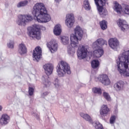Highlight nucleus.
Here are the masks:
<instances>
[{
  "label": "nucleus",
  "instance_id": "obj_1",
  "mask_svg": "<svg viewBox=\"0 0 129 129\" xmlns=\"http://www.w3.org/2000/svg\"><path fill=\"white\" fill-rule=\"evenodd\" d=\"M32 14L36 19L37 22L42 24L51 21V16L48 14L47 8L43 3H37L32 8Z\"/></svg>",
  "mask_w": 129,
  "mask_h": 129
},
{
  "label": "nucleus",
  "instance_id": "obj_2",
  "mask_svg": "<svg viewBox=\"0 0 129 129\" xmlns=\"http://www.w3.org/2000/svg\"><path fill=\"white\" fill-rule=\"evenodd\" d=\"M116 66L118 72L124 77H129V50H124L116 59Z\"/></svg>",
  "mask_w": 129,
  "mask_h": 129
},
{
  "label": "nucleus",
  "instance_id": "obj_3",
  "mask_svg": "<svg viewBox=\"0 0 129 129\" xmlns=\"http://www.w3.org/2000/svg\"><path fill=\"white\" fill-rule=\"evenodd\" d=\"M74 32L75 34H72L70 35L71 46H68V54L72 57L75 54V49L78 47L79 41L81 40L83 36V30L79 26H77Z\"/></svg>",
  "mask_w": 129,
  "mask_h": 129
},
{
  "label": "nucleus",
  "instance_id": "obj_4",
  "mask_svg": "<svg viewBox=\"0 0 129 129\" xmlns=\"http://www.w3.org/2000/svg\"><path fill=\"white\" fill-rule=\"evenodd\" d=\"M56 72L59 77H64L67 74H71L70 66L66 61L61 60L56 67Z\"/></svg>",
  "mask_w": 129,
  "mask_h": 129
},
{
  "label": "nucleus",
  "instance_id": "obj_5",
  "mask_svg": "<svg viewBox=\"0 0 129 129\" xmlns=\"http://www.w3.org/2000/svg\"><path fill=\"white\" fill-rule=\"evenodd\" d=\"M41 29V26L37 24H34L32 27H29L28 28L29 32V35L33 38H36L37 40H40L41 39V32L40 30Z\"/></svg>",
  "mask_w": 129,
  "mask_h": 129
},
{
  "label": "nucleus",
  "instance_id": "obj_6",
  "mask_svg": "<svg viewBox=\"0 0 129 129\" xmlns=\"http://www.w3.org/2000/svg\"><path fill=\"white\" fill-rule=\"evenodd\" d=\"M33 20V17L30 14L19 15L16 21L17 25L19 26H26L27 23H29Z\"/></svg>",
  "mask_w": 129,
  "mask_h": 129
},
{
  "label": "nucleus",
  "instance_id": "obj_7",
  "mask_svg": "<svg viewBox=\"0 0 129 129\" xmlns=\"http://www.w3.org/2000/svg\"><path fill=\"white\" fill-rule=\"evenodd\" d=\"M87 46L79 45L77 51V56L80 60L86 58L88 50H87Z\"/></svg>",
  "mask_w": 129,
  "mask_h": 129
},
{
  "label": "nucleus",
  "instance_id": "obj_8",
  "mask_svg": "<svg viewBox=\"0 0 129 129\" xmlns=\"http://www.w3.org/2000/svg\"><path fill=\"white\" fill-rule=\"evenodd\" d=\"M42 56V48L40 46H37L33 50V59L34 61L39 62V60Z\"/></svg>",
  "mask_w": 129,
  "mask_h": 129
},
{
  "label": "nucleus",
  "instance_id": "obj_9",
  "mask_svg": "<svg viewBox=\"0 0 129 129\" xmlns=\"http://www.w3.org/2000/svg\"><path fill=\"white\" fill-rule=\"evenodd\" d=\"M95 4L97 6L98 12L100 15L101 12L103 11V7L105 6L107 0H94Z\"/></svg>",
  "mask_w": 129,
  "mask_h": 129
},
{
  "label": "nucleus",
  "instance_id": "obj_10",
  "mask_svg": "<svg viewBox=\"0 0 129 129\" xmlns=\"http://www.w3.org/2000/svg\"><path fill=\"white\" fill-rule=\"evenodd\" d=\"M74 15L72 13L69 14L66 16V25L68 28H71L74 24Z\"/></svg>",
  "mask_w": 129,
  "mask_h": 129
},
{
  "label": "nucleus",
  "instance_id": "obj_11",
  "mask_svg": "<svg viewBox=\"0 0 129 129\" xmlns=\"http://www.w3.org/2000/svg\"><path fill=\"white\" fill-rule=\"evenodd\" d=\"M47 46L51 53H55L58 49V44L56 40H52L47 44Z\"/></svg>",
  "mask_w": 129,
  "mask_h": 129
},
{
  "label": "nucleus",
  "instance_id": "obj_12",
  "mask_svg": "<svg viewBox=\"0 0 129 129\" xmlns=\"http://www.w3.org/2000/svg\"><path fill=\"white\" fill-rule=\"evenodd\" d=\"M104 45L107 46V41L102 38H99L93 43L92 47L94 49H97V48H100L99 46H102Z\"/></svg>",
  "mask_w": 129,
  "mask_h": 129
},
{
  "label": "nucleus",
  "instance_id": "obj_13",
  "mask_svg": "<svg viewBox=\"0 0 129 129\" xmlns=\"http://www.w3.org/2000/svg\"><path fill=\"white\" fill-rule=\"evenodd\" d=\"M108 44L111 49H113V50H116L117 47H118V45H119V43L118 42L117 39L115 38H110L108 40Z\"/></svg>",
  "mask_w": 129,
  "mask_h": 129
},
{
  "label": "nucleus",
  "instance_id": "obj_14",
  "mask_svg": "<svg viewBox=\"0 0 129 129\" xmlns=\"http://www.w3.org/2000/svg\"><path fill=\"white\" fill-rule=\"evenodd\" d=\"M117 24L123 32H124L126 29H128V25L126 23V21L123 19H119L118 20Z\"/></svg>",
  "mask_w": 129,
  "mask_h": 129
},
{
  "label": "nucleus",
  "instance_id": "obj_15",
  "mask_svg": "<svg viewBox=\"0 0 129 129\" xmlns=\"http://www.w3.org/2000/svg\"><path fill=\"white\" fill-rule=\"evenodd\" d=\"M98 80L102 83L104 85H109L110 84V80L108 76L106 75H102L98 77Z\"/></svg>",
  "mask_w": 129,
  "mask_h": 129
},
{
  "label": "nucleus",
  "instance_id": "obj_16",
  "mask_svg": "<svg viewBox=\"0 0 129 129\" xmlns=\"http://www.w3.org/2000/svg\"><path fill=\"white\" fill-rule=\"evenodd\" d=\"M45 73L46 74V76H49L53 73V69H54V67L52 64L47 63L45 64L43 67Z\"/></svg>",
  "mask_w": 129,
  "mask_h": 129
},
{
  "label": "nucleus",
  "instance_id": "obj_17",
  "mask_svg": "<svg viewBox=\"0 0 129 129\" xmlns=\"http://www.w3.org/2000/svg\"><path fill=\"white\" fill-rule=\"evenodd\" d=\"M11 120V117L7 114H3L0 118V123L2 125L9 124Z\"/></svg>",
  "mask_w": 129,
  "mask_h": 129
},
{
  "label": "nucleus",
  "instance_id": "obj_18",
  "mask_svg": "<svg viewBox=\"0 0 129 129\" xmlns=\"http://www.w3.org/2000/svg\"><path fill=\"white\" fill-rule=\"evenodd\" d=\"M109 111V108L107 107V105H103L100 110V114L101 116H106Z\"/></svg>",
  "mask_w": 129,
  "mask_h": 129
},
{
  "label": "nucleus",
  "instance_id": "obj_19",
  "mask_svg": "<svg viewBox=\"0 0 129 129\" xmlns=\"http://www.w3.org/2000/svg\"><path fill=\"white\" fill-rule=\"evenodd\" d=\"M80 116L83 118L86 121H88L89 123H93V120H92V118L91 116L89 115V114L87 113H84L83 112H81L80 113Z\"/></svg>",
  "mask_w": 129,
  "mask_h": 129
},
{
  "label": "nucleus",
  "instance_id": "obj_20",
  "mask_svg": "<svg viewBox=\"0 0 129 129\" xmlns=\"http://www.w3.org/2000/svg\"><path fill=\"white\" fill-rule=\"evenodd\" d=\"M103 49L101 47L97 48V49L93 51V55L96 58H100L103 55Z\"/></svg>",
  "mask_w": 129,
  "mask_h": 129
},
{
  "label": "nucleus",
  "instance_id": "obj_21",
  "mask_svg": "<svg viewBox=\"0 0 129 129\" xmlns=\"http://www.w3.org/2000/svg\"><path fill=\"white\" fill-rule=\"evenodd\" d=\"M27 52V47H26V45L24 43H21L19 44V48H18V52L20 55H24V54H26Z\"/></svg>",
  "mask_w": 129,
  "mask_h": 129
},
{
  "label": "nucleus",
  "instance_id": "obj_22",
  "mask_svg": "<svg viewBox=\"0 0 129 129\" xmlns=\"http://www.w3.org/2000/svg\"><path fill=\"white\" fill-rule=\"evenodd\" d=\"M42 83L44 85V87H49L51 85V81L49 80L48 76H43L42 78Z\"/></svg>",
  "mask_w": 129,
  "mask_h": 129
},
{
  "label": "nucleus",
  "instance_id": "obj_23",
  "mask_svg": "<svg viewBox=\"0 0 129 129\" xmlns=\"http://www.w3.org/2000/svg\"><path fill=\"white\" fill-rule=\"evenodd\" d=\"M123 85H124V83L120 81L114 84V88H115L116 91H120V90L123 89Z\"/></svg>",
  "mask_w": 129,
  "mask_h": 129
},
{
  "label": "nucleus",
  "instance_id": "obj_24",
  "mask_svg": "<svg viewBox=\"0 0 129 129\" xmlns=\"http://www.w3.org/2000/svg\"><path fill=\"white\" fill-rule=\"evenodd\" d=\"M61 25L60 24L56 25L53 29V33L55 36H59L61 34Z\"/></svg>",
  "mask_w": 129,
  "mask_h": 129
},
{
  "label": "nucleus",
  "instance_id": "obj_25",
  "mask_svg": "<svg viewBox=\"0 0 129 129\" xmlns=\"http://www.w3.org/2000/svg\"><path fill=\"white\" fill-rule=\"evenodd\" d=\"M28 4H29V1H28V0L21 1L17 4V8H24V7H26V6H28Z\"/></svg>",
  "mask_w": 129,
  "mask_h": 129
},
{
  "label": "nucleus",
  "instance_id": "obj_26",
  "mask_svg": "<svg viewBox=\"0 0 129 129\" xmlns=\"http://www.w3.org/2000/svg\"><path fill=\"white\" fill-rule=\"evenodd\" d=\"M114 10L117 14H120V12L122 10V8H121V6L118 3L116 2Z\"/></svg>",
  "mask_w": 129,
  "mask_h": 129
},
{
  "label": "nucleus",
  "instance_id": "obj_27",
  "mask_svg": "<svg viewBox=\"0 0 129 129\" xmlns=\"http://www.w3.org/2000/svg\"><path fill=\"white\" fill-rule=\"evenodd\" d=\"M100 28L102 30H106L107 29V22L105 20H102L99 22Z\"/></svg>",
  "mask_w": 129,
  "mask_h": 129
},
{
  "label": "nucleus",
  "instance_id": "obj_28",
  "mask_svg": "<svg viewBox=\"0 0 129 129\" xmlns=\"http://www.w3.org/2000/svg\"><path fill=\"white\" fill-rule=\"evenodd\" d=\"M84 8L86 11H90L91 7H90V4L88 0H85L84 1Z\"/></svg>",
  "mask_w": 129,
  "mask_h": 129
},
{
  "label": "nucleus",
  "instance_id": "obj_29",
  "mask_svg": "<svg viewBox=\"0 0 129 129\" xmlns=\"http://www.w3.org/2000/svg\"><path fill=\"white\" fill-rule=\"evenodd\" d=\"M91 124H93L94 126H95V128L96 129H103V127L102 126V125L99 123V121H95L93 122V123H91Z\"/></svg>",
  "mask_w": 129,
  "mask_h": 129
},
{
  "label": "nucleus",
  "instance_id": "obj_30",
  "mask_svg": "<svg viewBox=\"0 0 129 129\" xmlns=\"http://www.w3.org/2000/svg\"><path fill=\"white\" fill-rule=\"evenodd\" d=\"M122 10L125 15H129V6L127 5L124 4L122 5Z\"/></svg>",
  "mask_w": 129,
  "mask_h": 129
},
{
  "label": "nucleus",
  "instance_id": "obj_31",
  "mask_svg": "<svg viewBox=\"0 0 129 129\" xmlns=\"http://www.w3.org/2000/svg\"><path fill=\"white\" fill-rule=\"evenodd\" d=\"M91 66L93 69H96L99 66V61L98 60H93L91 62Z\"/></svg>",
  "mask_w": 129,
  "mask_h": 129
},
{
  "label": "nucleus",
  "instance_id": "obj_32",
  "mask_svg": "<svg viewBox=\"0 0 129 129\" xmlns=\"http://www.w3.org/2000/svg\"><path fill=\"white\" fill-rule=\"evenodd\" d=\"M61 42L63 45H68L69 44V37L68 36H62L61 37Z\"/></svg>",
  "mask_w": 129,
  "mask_h": 129
},
{
  "label": "nucleus",
  "instance_id": "obj_33",
  "mask_svg": "<svg viewBox=\"0 0 129 129\" xmlns=\"http://www.w3.org/2000/svg\"><path fill=\"white\" fill-rule=\"evenodd\" d=\"M53 84L56 88H59L60 87V81L58 79V78H55L54 79Z\"/></svg>",
  "mask_w": 129,
  "mask_h": 129
},
{
  "label": "nucleus",
  "instance_id": "obj_34",
  "mask_svg": "<svg viewBox=\"0 0 129 129\" xmlns=\"http://www.w3.org/2000/svg\"><path fill=\"white\" fill-rule=\"evenodd\" d=\"M92 91L93 93H96V94H101L102 92H101V89L99 88H93L92 89Z\"/></svg>",
  "mask_w": 129,
  "mask_h": 129
},
{
  "label": "nucleus",
  "instance_id": "obj_35",
  "mask_svg": "<svg viewBox=\"0 0 129 129\" xmlns=\"http://www.w3.org/2000/svg\"><path fill=\"white\" fill-rule=\"evenodd\" d=\"M103 96L108 101H110L111 100V99L110 98V96L109 95V94L108 93H106L105 92H104L103 93Z\"/></svg>",
  "mask_w": 129,
  "mask_h": 129
},
{
  "label": "nucleus",
  "instance_id": "obj_36",
  "mask_svg": "<svg viewBox=\"0 0 129 129\" xmlns=\"http://www.w3.org/2000/svg\"><path fill=\"white\" fill-rule=\"evenodd\" d=\"M14 45H15V42L13 40H11L8 44L7 46L8 48L10 49H14Z\"/></svg>",
  "mask_w": 129,
  "mask_h": 129
},
{
  "label": "nucleus",
  "instance_id": "obj_37",
  "mask_svg": "<svg viewBox=\"0 0 129 129\" xmlns=\"http://www.w3.org/2000/svg\"><path fill=\"white\" fill-rule=\"evenodd\" d=\"M115 119H116V116L115 115H112L110 118V124H113L115 122Z\"/></svg>",
  "mask_w": 129,
  "mask_h": 129
},
{
  "label": "nucleus",
  "instance_id": "obj_38",
  "mask_svg": "<svg viewBox=\"0 0 129 129\" xmlns=\"http://www.w3.org/2000/svg\"><path fill=\"white\" fill-rule=\"evenodd\" d=\"M16 9L14 8H12V9L9 10V14L10 16H15V14H16Z\"/></svg>",
  "mask_w": 129,
  "mask_h": 129
},
{
  "label": "nucleus",
  "instance_id": "obj_39",
  "mask_svg": "<svg viewBox=\"0 0 129 129\" xmlns=\"http://www.w3.org/2000/svg\"><path fill=\"white\" fill-rule=\"evenodd\" d=\"M100 15L102 18H104L105 16H107V10L106 9H103L102 12L100 13Z\"/></svg>",
  "mask_w": 129,
  "mask_h": 129
},
{
  "label": "nucleus",
  "instance_id": "obj_40",
  "mask_svg": "<svg viewBox=\"0 0 129 129\" xmlns=\"http://www.w3.org/2000/svg\"><path fill=\"white\" fill-rule=\"evenodd\" d=\"M34 88L32 87H29L28 90V93L30 96H32L34 94Z\"/></svg>",
  "mask_w": 129,
  "mask_h": 129
},
{
  "label": "nucleus",
  "instance_id": "obj_41",
  "mask_svg": "<svg viewBox=\"0 0 129 129\" xmlns=\"http://www.w3.org/2000/svg\"><path fill=\"white\" fill-rule=\"evenodd\" d=\"M32 115L33 116H35L36 118V119H37V120H40V116L39 115V113H37V112H33L32 113Z\"/></svg>",
  "mask_w": 129,
  "mask_h": 129
},
{
  "label": "nucleus",
  "instance_id": "obj_42",
  "mask_svg": "<svg viewBox=\"0 0 129 129\" xmlns=\"http://www.w3.org/2000/svg\"><path fill=\"white\" fill-rule=\"evenodd\" d=\"M49 94V92L46 91L41 94L42 97H45V96H47Z\"/></svg>",
  "mask_w": 129,
  "mask_h": 129
},
{
  "label": "nucleus",
  "instance_id": "obj_43",
  "mask_svg": "<svg viewBox=\"0 0 129 129\" xmlns=\"http://www.w3.org/2000/svg\"><path fill=\"white\" fill-rule=\"evenodd\" d=\"M54 3H56V4H59L60 2H61L62 0H54Z\"/></svg>",
  "mask_w": 129,
  "mask_h": 129
},
{
  "label": "nucleus",
  "instance_id": "obj_44",
  "mask_svg": "<svg viewBox=\"0 0 129 129\" xmlns=\"http://www.w3.org/2000/svg\"><path fill=\"white\" fill-rule=\"evenodd\" d=\"M3 110V106L0 105V111H2Z\"/></svg>",
  "mask_w": 129,
  "mask_h": 129
},
{
  "label": "nucleus",
  "instance_id": "obj_45",
  "mask_svg": "<svg viewBox=\"0 0 129 129\" xmlns=\"http://www.w3.org/2000/svg\"><path fill=\"white\" fill-rule=\"evenodd\" d=\"M28 2H32V0H27Z\"/></svg>",
  "mask_w": 129,
  "mask_h": 129
},
{
  "label": "nucleus",
  "instance_id": "obj_46",
  "mask_svg": "<svg viewBox=\"0 0 129 129\" xmlns=\"http://www.w3.org/2000/svg\"><path fill=\"white\" fill-rule=\"evenodd\" d=\"M43 30H46V28H45V27H43Z\"/></svg>",
  "mask_w": 129,
  "mask_h": 129
}]
</instances>
